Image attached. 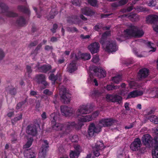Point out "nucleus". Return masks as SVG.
Masks as SVG:
<instances>
[{
	"instance_id": "obj_1",
	"label": "nucleus",
	"mask_w": 158,
	"mask_h": 158,
	"mask_svg": "<svg viewBox=\"0 0 158 158\" xmlns=\"http://www.w3.org/2000/svg\"><path fill=\"white\" fill-rule=\"evenodd\" d=\"M115 122L114 120L109 118L100 119L96 126L93 123H91L88 127V134L90 136H93L95 133H98L100 132L102 127L112 126Z\"/></svg>"
},
{
	"instance_id": "obj_2",
	"label": "nucleus",
	"mask_w": 158,
	"mask_h": 158,
	"mask_svg": "<svg viewBox=\"0 0 158 158\" xmlns=\"http://www.w3.org/2000/svg\"><path fill=\"white\" fill-rule=\"evenodd\" d=\"M73 127H76L74 122L68 123L64 125L59 123H55L52 125L53 130L60 131L59 134L61 137L67 135Z\"/></svg>"
},
{
	"instance_id": "obj_3",
	"label": "nucleus",
	"mask_w": 158,
	"mask_h": 158,
	"mask_svg": "<svg viewBox=\"0 0 158 158\" xmlns=\"http://www.w3.org/2000/svg\"><path fill=\"white\" fill-rule=\"evenodd\" d=\"M100 43L103 49L108 52H115L118 49L116 42L113 40H101Z\"/></svg>"
},
{
	"instance_id": "obj_4",
	"label": "nucleus",
	"mask_w": 158,
	"mask_h": 158,
	"mask_svg": "<svg viewBox=\"0 0 158 158\" xmlns=\"http://www.w3.org/2000/svg\"><path fill=\"white\" fill-rule=\"evenodd\" d=\"M126 35L131 38H138L143 36L144 32L142 30L134 28V29H127L124 30Z\"/></svg>"
},
{
	"instance_id": "obj_5",
	"label": "nucleus",
	"mask_w": 158,
	"mask_h": 158,
	"mask_svg": "<svg viewBox=\"0 0 158 158\" xmlns=\"http://www.w3.org/2000/svg\"><path fill=\"white\" fill-rule=\"evenodd\" d=\"M60 94L63 102L65 104H68L70 102L71 96L70 94L67 92L65 88L61 89L60 91Z\"/></svg>"
},
{
	"instance_id": "obj_6",
	"label": "nucleus",
	"mask_w": 158,
	"mask_h": 158,
	"mask_svg": "<svg viewBox=\"0 0 158 158\" xmlns=\"http://www.w3.org/2000/svg\"><path fill=\"white\" fill-rule=\"evenodd\" d=\"M91 110L86 105L80 106L76 112L77 116L78 117L82 114H86L90 113Z\"/></svg>"
},
{
	"instance_id": "obj_7",
	"label": "nucleus",
	"mask_w": 158,
	"mask_h": 158,
	"mask_svg": "<svg viewBox=\"0 0 158 158\" xmlns=\"http://www.w3.org/2000/svg\"><path fill=\"white\" fill-rule=\"evenodd\" d=\"M141 145L142 143L140 139L137 138L135 139L134 141L131 144L130 148L133 151H140Z\"/></svg>"
},
{
	"instance_id": "obj_8",
	"label": "nucleus",
	"mask_w": 158,
	"mask_h": 158,
	"mask_svg": "<svg viewBox=\"0 0 158 158\" xmlns=\"http://www.w3.org/2000/svg\"><path fill=\"white\" fill-rule=\"evenodd\" d=\"M48 147V143L47 141L45 140L43 141L41 150L39 153V158H45L47 148Z\"/></svg>"
},
{
	"instance_id": "obj_9",
	"label": "nucleus",
	"mask_w": 158,
	"mask_h": 158,
	"mask_svg": "<svg viewBox=\"0 0 158 158\" xmlns=\"http://www.w3.org/2000/svg\"><path fill=\"white\" fill-rule=\"evenodd\" d=\"M60 110L62 115L65 116H72L73 113V109L66 106H61Z\"/></svg>"
},
{
	"instance_id": "obj_10",
	"label": "nucleus",
	"mask_w": 158,
	"mask_h": 158,
	"mask_svg": "<svg viewBox=\"0 0 158 158\" xmlns=\"http://www.w3.org/2000/svg\"><path fill=\"white\" fill-rule=\"evenodd\" d=\"M88 48L92 54H94L99 51L100 45L98 43L94 42L90 44Z\"/></svg>"
},
{
	"instance_id": "obj_11",
	"label": "nucleus",
	"mask_w": 158,
	"mask_h": 158,
	"mask_svg": "<svg viewBox=\"0 0 158 158\" xmlns=\"http://www.w3.org/2000/svg\"><path fill=\"white\" fill-rule=\"evenodd\" d=\"M146 21L148 23H155L158 22V16L156 15H149L146 17Z\"/></svg>"
},
{
	"instance_id": "obj_12",
	"label": "nucleus",
	"mask_w": 158,
	"mask_h": 158,
	"mask_svg": "<svg viewBox=\"0 0 158 158\" xmlns=\"http://www.w3.org/2000/svg\"><path fill=\"white\" fill-rule=\"evenodd\" d=\"M94 71L96 73L97 77L99 78H103L106 76V72L101 68L97 67L94 69Z\"/></svg>"
},
{
	"instance_id": "obj_13",
	"label": "nucleus",
	"mask_w": 158,
	"mask_h": 158,
	"mask_svg": "<svg viewBox=\"0 0 158 158\" xmlns=\"http://www.w3.org/2000/svg\"><path fill=\"white\" fill-rule=\"evenodd\" d=\"M26 132L28 134L35 135L37 132L36 127L35 125L28 126L26 130Z\"/></svg>"
},
{
	"instance_id": "obj_14",
	"label": "nucleus",
	"mask_w": 158,
	"mask_h": 158,
	"mask_svg": "<svg viewBox=\"0 0 158 158\" xmlns=\"http://www.w3.org/2000/svg\"><path fill=\"white\" fill-rule=\"evenodd\" d=\"M67 21L69 23L77 22V23L79 24L81 23H82L81 20L80 19L78 16L77 15H73L68 17Z\"/></svg>"
},
{
	"instance_id": "obj_15",
	"label": "nucleus",
	"mask_w": 158,
	"mask_h": 158,
	"mask_svg": "<svg viewBox=\"0 0 158 158\" xmlns=\"http://www.w3.org/2000/svg\"><path fill=\"white\" fill-rule=\"evenodd\" d=\"M149 74V70L146 68H143L140 70L138 74L139 78H144Z\"/></svg>"
},
{
	"instance_id": "obj_16",
	"label": "nucleus",
	"mask_w": 158,
	"mask_h": 158,
	"mask_svg": "<svg viewBox=\"0 0 158 158\" xmlns=\"http://www.w3.org/2000/svg\"><path fill=\"white\" fill-rule=\"evenodd\" d=\"M142 140L143 143L146 146H148L152 140L151 136L148 134L144 135L142 137Z\"/></svg>"
},
{
	"instance_id": "obj_17",
	"label": "nucleus",
	"mask_w": 158,
	"mask_h": 158,
	"mask_svg": "<svg viewBox=\"0 0 158 158\" xmlns=\"http://www.w3.org/2000/svg\"><path fill=\"white\" fill-rule=\"evenodd\" d=\"M142 91L134 90L131 92L127 95L126 99L131 98H134L141 95L143 94Z\"/></svg>"
},
{
	"instance_id": "obj_18",
	"label": "nucleus",
	"mask_w": 158,
	"mask_h": 158,
	"mask_svg": "<svg viewBox=\"0 0 158 158\" xmlns=\"http://www.w3.org/2000/svg\"><path fill=\"white\" fill-rule=\"evenodd\" d=\"M144 43L148 48L151 49L149 51V52H154L156 51V48L155 47V45L154 43L148 40H144Z\"/></svg>"
},
{
	"instance_id": "obj_19",
	"label": "nucleus",
	"mask_w": 158,
	"mask_h": 158,
	"mask_svg": "<svg viewBox=\"0 0 158 158\" xmlns=\"http://www.w3.org/2000/svg\"><path fill=\"white\" fill-rule=\"evenodd\" d=\"M77 69L75 61L71 62L68 65L67 68V71L70 73H72L76 71Z\"/></svg>"
},
{
	"instance_id": "obj_20",
	"label": "nucleus",
	"mask_w": 158,
	"mask_h": 158,
	"mask_svg": "<svg viewBox=\"0 0 158 158\" xmlns=\"http://www.w3.org/2000/svg\"><path fill=\"white\" fill-rule=\"evenodd\" d=\"M17 9L19 11L28 15H29L30 14L29 7L27 6L19 5L17 7Z\"/></svg>"
},
{
	"instance_id": "obj_21",
	"label": "nucleus",
	"mask_w": 158,
	"mask_h": 158,
	"mask_svg": "<svg viewBox=\"0 0 158 158\" xmlns=\"http://www.w3.org/2000/svg\"><path fill=\"white\" fill-rule=\"evenodd\" d=\"M24 156L29 158H35V152L31 149H27L24 152Z\"/></svg>"
},
{
	"instance_id": "obj_22",
	"label": "nucleus",
	"mask_w": 158,
	"mask_h": 158,
	"mask_svg": "<svg viewBox=\"0 0 158 158\" xmlns=\"http://www.w3.org/2000/svg\"><path fill=\"white\" fill-rule=\"evenodd\" d=\"M16 23L19 26H24L26 24V19L23 16H20L17 19Z\"/></svg>"
},
{
	"instance_id": "obj_23",
	"label": "nucleus",
	"mask_w": 158,
	"mask_h": 158,
	"mask_svg": "<svg viewBox=\"0 0 158 158\" xmlns=\"http://www.w3.org/2000/svg\"><path fill=\"white\" fill-rule=\"evenodd\" d=\"M80 122H86L92 120V117L91 115H88L85 116H81L78 119Z\"/></svg>"
},
{
	"instance_id": "obj_24",
	"label": "nucleus",
	"mask_w": 158,
	"mask_h": 158,
	"mask_svg": "<svg viewBox=\"0 0 158 158\" xmlns=\"http://www.w3.org/2000/svg\"><path fill=\"white\" fill-rule=\"evenodd\" d=\"M39 71L42 72L46 73L51 68V65H45L40 67H38Z\"/></svg>"
},
{
	"instance_id": "obj_25",
	"label": "nucleus",
	"mask_w": 158,
	"mask_h": 158,
	"mask_svg": "<svg viewBox=\"0 0 158 158\" xmlns=\"http://www.w3.org/2000/svg\"><path fill=\"white\" fill-rule=\"evenodd\" d=\"M81 11L83 14L88 16L92 15L93 14V12L91 10L87 7L82 8L81 9Z\"/></svg>"
},
{
	"instance_id": "obj_26",
	"label": "nucleus",
	"mask_w": 158,
	"mask_h": 158,
	"mask_svg": "<svg viewBox=\"0 0 158 158\" xmlns=\"http://www.w3.org/2000/svg\"><path fill=\"white\" fill-rule=\"evenodd\" d=\"M37 82L38 83H40L46 80V77L43 74H39L36 76Z\"/></svg>"
},
{
	"instance_id": "obj_27",
	"label": "nucleus",
	"mask_w": 158,
	"mask_h": 158,
	"mask_svg": "<svg viewBox=\"0 0 158 158\" xmlns=\"http://www.w3.org/2000/svg\"><path fill=\"white\" fill-rule=\"evenodd\" d=\"M96 148L99 150H103L104 148V146L103 143L101 141L97 142L94 148Z\"/></svg>"
},
{
	"instance_id": "obj_28",
	"label": "nucleus",
	"mask_w": 158,
	"mask_h": 158,
	"mask_svg": "<svg viewBox=\"0 0 158 158\" xmlns=\"http://www.w3.org/2000/svg\"><path fill=\"white\" fill-rule=\"evenodd\" d=\"M58 13V12L56 8L52 9L49 13V18L52 19H53Z\"/></svg>"
},
{
	"instance_id": "obj_29",
	"label": "nucleus",
	"mask_w": 158,
	"mask_h": 158,
	"mask_svg": "<svg viewBox=\"0 0 158 158\" xmlns=\"http://www.w3.org/2000/svg\"><path fill=\"white\" fill-rule=\"evenodd\" d=\"M112 80L114 83L118 84L121 81V76L120 75L115 76L113 77Z\"/></svg>"
},
{
	"instance_id": "obj_30",
	"label": "nucleus",
	"mask_w": 158,
	"mask_h": 158,
	"mask_svg": "<svg viewBox=\"0 0 158 158\" xmlns=\"http://www.w3.org/2000/svg\"><path fill=\"white\" fill-rule=\"evenodd\" d=\"M33 141L32 139L30 138L28 139V141L26 143L23 145V148H27L30 147L32 145V143Z\"/></svg>"
},
{
	"instance_id": "obj_31",
	"label": "nucleus",
	"mask_w": 158,
	"mask_h": 158,
	"mask_svg": "<svg viewBox=\"0 0 158 158\" xmlns=\"http://www.w3.org/2000/svg\"><path fill=\"white\" fill-rule=\"evenodd\" d=\"M150 121L155 124H158V117L155 115H152L149 118Z\"/></svg>"
},
{
	"instance_id": "obj_32",
	"label": "nucleus",
	"mask_w": 158,
	"mask_h": 158,
	"mask_svg": "<svg viewBox=\"0 0 158 158\" xmlns=\"http://www.w3.org/2000/svg\"><path fill=\"white\" fill-rule=\"evenodd\" d=\"M79 155V153L76 152L75 151H71L69 153L70 158H78Z\"/></svg>"
},
{
	"instance_id": "obj_33",
	"label": "nucleus",
	"mask_w": 158,
	"mask_h": 158,
	"mask_svg": "<svg viewBox=\"0 0 158 158\" xmlns=\"http://www.w3.org/2000/svg\"><path fill=\"white\" fill-rule=\"evenodd\" d=\"M134 8L136 11L139 12H144L148 11L147 8L140 6H135Z\"/></svg>"
},
{
	"instance_id": "obj_34",
	"label": "nucleus",
	"mask_w": 158,
	"mask_h": 158,
	"mask_svg": "<svg viewBox=\"0 0 158 158\" xmlns=\"http://www.w3.org/2000/svg\"><path fill=\"white\" fill-rule=\"evenodd\" d=\"M81 57L82 59L85 60H89L91 58L90 54L87 53L81 54Z\"/></svg>"
},
{
	"instance_id": "obj_35",
	"label": "nucleus",
	"mask_w": 158,
	"mask_h": 158,
	"mask_svg": "<svg viewBox=\"0 0 158 158\" xmlns=\"http://www.w3.org/2000/svg\"><path fill=\"white\" fill-rule=\"evenodd\" d=\"M6 90L12 95H15L16 93V89L11 86L7 88Z\"/></svg>"
},
{
	"instance_id": "obj_36",
	"label": "nucleus",
	"mask_w": 158,
	"mask_h": 158,
	"mask_svg": "<svg viewBox=\"0 0 158 158\" xmlns=\"http://www.w3.org/2000/svg\"><path fill=\"white\" fill-rule=\"evenodd\" d=\"M74 147L75 150L74 151H75L76 152L79 153V154H80L82 151L80 145L78 144L75 145H74Z\"/></svg>"
},
{
	"instance_id": "obj_37",
	"label": "nucleus",
	"mask_w": 158,
	"mask_h": 158,
	"mask_svg": "<svg viewBox=\"0 0 158 158\" xmlns=\"http://www.w3.org/2000/svg\"><path fill=\"white\" fill-rule=\"evenodd\" d=\"M152 155L153 158H158V146L156 147L152 152Z\"/></svg>"
},
{
	"instance_id": "obj_38",
	"label": "nucleus",
	"mask_w": 158,
	"mask_h": 158,
	"mask_svg": "<svg viewBox=\"0 0 158 158\" xmlns=\"http://www.w3.org/2000/svg\"><path fill=\"white\" fill-rule=\"evenodd\" d=\"M114 95L110 94H107L106 96V99L107 101H111L113 102L115 100V99L114 98Z\"/></svg>"
},
{
	"instance_id": "obj_39",
	"label": "nucleus",
	"mask_w": 158,
	"mask_h": 158,
	"mask_svg": "<svg viewBox=\"0 0 158 158\" xmlns=\"http://www.w3.org/2000/svg\"><path fill=\"white\" fill-rule=\"evenodd\" d=\"M88 2L91 6H95L97 3V0H87Z\"/></svg>"
},
{
	"instance_id": "obj_40",
	"label": "nucleus",
	"mask_w": 158,
	"mask_h": 158,
	"mask_svg": "<svg viewBox=\"0 0 158 158\" xmlns=\"http://www.w3.org/2000/svg\"><path fill=\"white\" fill-rule=\"evenodd\" d=\"M114 98L115 99V100L114 102H118L119 103L121 102L122 99V98L121 96L117 95H114Z\"/></svg>"
},
{
	"instance_id": "obj_41",
	"label": "nucleus",
	"mask_w": 158,
	"mask_h": 158,
	"mask_svg": "<svg viewBox=\"0 0 158 158\" xmlns=\"http://www.w3.org/2000/svg\"><path fill=\"white\" fill-rule=\"evenodd\" d=\"M67 30L71 32H77L78 31V30L76 27H69L67 28Z\"/></svg>"
},
{
	"instance_id": "obj_42",
	"label": "nucleus",
	"mask_w": 158,
	"mask_h": 158,
	"mask_svg": "<svg viewBox=\"0 0 158 158\" xmlns=\"http://www.w3.org/2000/svg\"><path fill=\"white\" fill-rule=\"evenodd\" d=\"M110 31H105L102 34V38H106L108 36L110 35Z\"/></svg>"
},
{
	"instance_id": "obj_43",
	"label": "nucleus",
	"mask_w": 158,
	"mask_h": 158,
	"mask_svg": "<svg viewBox=\"0 0 158 158\" xmlns=\"http://www.w3.org/2000/svg\"><path fill=\"white\" fill-rule=\"evenodd\" d=\"M48 78L49 80L54 81V83H55V82L57 79V77L56 76H55L54 74L52 73L50 75L49 77Z\"/></svg>"
},
{
	"instance_id": "obj_44",
	"label": "nucleus",
	"mask_w": 158,
	"mask_h": 158,
	"mask_svg": "<svg viewBox=\"0 0 158 158\" xmlns=\"http://www.w3.org/2000/svg\"><path fill=\"white\" fill-rule=\"evenodd\" d=\"M99 150H98L96 148H93V153L94 155L96 157L100 155V153L99 152Z\"/></svg>"
},
{
	"instance_id": "obj_45",
	"label": "nucleus",
	"mask_w": 158,
	"mask_h": 158,
	"mask_svg": "<svg viewBox=\"0 0 158 158\" xmlns=\"http://www.w3.org/2000/svg\"><path fill=\"white\" fill-rule=\"evenodd\" d=\"M156 0H152L150 1L148 3L149 6L152 7L156 6Z\"/></svg>"
},
{
	"instance_id": "obj_46",
	"label": "nucleus",
	"mask_w": 158,
	"mask_h": 158,
	"mask_svg": "<svg viewBox=\"0 0 158 158\" xmlns=\"http://www.w3.org/2000/svg\"><path fill=\"white\" fill-rule=\"evenodd\" d=\"M58 28V25L56 23L53 24V27L51 29V31L53 33H55L56 32V30Z\"/></svg>"
},
{
	"instance_id": "obj_47",
	"label": "nucleus",
	"mask_w": 158,
	"mask_h": 158,
	"mask_svg": "<svg viewBox=\"0 0 158 158\" xmlns=\"http://www.w3.org/2000/svg\"><path fill=\"white\" fill-rule=\"evenodd\" d=\"M99 60V57L97 55L94 56L93 58L92 61V62L96 63L98 62Z\"/></svg>"
},
{
	"instance_id": "obj_48",
	"label": "nucleus",
	"mask_w": 158,
	"mask_h": 158,
	"mask_svg": "<svg viewBox=\"0 0 158 158\" xmlns=\"http://www.w3.org/2000/svg\"><path fill=\"white\" fill-rule=\"evenodd\" d=\"M99 113V112L98 111H96L94 112L91 116L92 117V120L98 116Z\"/></svg>"
},
{
	"instance_id": "obj_49",
	"label": "nucleus",
	"mask_w": 158,
	"mask_h": 158,
	"mask_svg": "<svg viewBox=\"0 0 158 158\" xmlns=\"http://www.w3.org/2000/svg\"><path fill=\"white\" fill-rule=\"evenodd\" d=\"M5 56V53L2 49L0 48V60H2Z\"/></svg>"
},
{
	"instance_id": "obj_50",
	"label": "nucleus",
	"mask_w": 158,
	"mask_h": 158,
	"mask_svg": "<svg viewBox=\"0 0 158 158\" xmlns=\"http://www.w3.org/2000/svg\"><path fill=\"white\" fill-rule=\"evenodd\" d=\"M72 4L75 6H80V2L79 0H73L72 1Z\"/></svg>"
},
{
	"instance_id": "obj_51",
	"label": "nucleus",
	"mask_w": 158,
	"mask_h": 158,
	"mask_svg": "<svg viewBox=\"0 0 158 158\" xmlns=\"http://www.w3.org/2000/svg\"><path fill=\"white\" fill-rule=\"evenodd\" d=\"M128 0H121L119 1L118 2L120 6L126 4L128 2Z\"/></svg>"
},
{
	"instance_id": "obj_52",
	"label": "nucleus",
	"mask_w": 158,
	"mask_h": 158,
	"mask_svg": "<svg viewBox=\"0 0 158 158\" xmlns=\"http://www.w3.org/2000/svg\"><path fill=\"white\" fill-rule=\"evenodd\" d=\"M27 73L29 74L31 73L32 72V70L31 67L28 65L26 66Z\"/></svg>"
},
{
	"instance_id": "obj_53",
	"label": "nucleus",
	"mask_w": 158,
	"mask_h": 158,
	"mask_svg": "<svg viewBox=\"0 0 158 158\" xmlns=\"http://www.w3.org/2000/svg\"><path fill=\"white\" fill-rule=\"evenodd\" d=\"M106 89L108 90H112L114 89H117V88H115L112 85H108L106 86Z\"/></svg>"
},
{
	"instance_id": "obj_54",
	"label": "nucleus",
	"mask_w": 158,
	"mask_h": 158,
	"mask_svg": "<svg viewBox=\"0 0 158 158\" xmlns=\"http://www.w3.org/2000/svg\"><path fill=\"white\" fill-rule=\"evenodd\" d=\"M102 27V26L101 24H98L94 27V29L97 31H98Z\"/></svg>"
},
{
	"instance_id": "obj_55",
	"label": "nucleus",
	"mask_w": 158,
	"mask_h": 158,
	"mask_svg": "<svg viewBox=\"0 0 158 158\" xmlns=\"http://www.w3.org/2000/svg\"><path fill=\"white\" fill-rule=\"evenodd\" d=\"M22 118V114H20L18 116L14 118L13 120L15 122L19 120H20Z\"/></svg>"
},
{
	"instance_id": "obj_56",
	"label": "nucleus",
	"mask_w": 158,
	"mask_h": 158,
	"mask_svg": "<svg viewBox=\"0 0 158 158\" xmlns=\"http://www.w3.org/2000/svg\"><path fill=\"white\" fill-rule=\"evenodd\" d=\"M44 94H45L50 95L52 94V92L51 91H50L48 89H46L44 91Z\"/></svg>"
},
{
	"instance_id": "obj_57",
	"label": "nucleus",
	"mask_w": 158,
	"mask_h": 158,
	"mask_svg": "<svg viewBox=\"0 0 158 158\" xmlns=\"http://www.w3.org/2000/svg\"><path fill=\"white\" fill-rule=\"evenodd\" d=\"M111 6L113 7H117L120 6L118 2L113 3L111 4Z\"/></svg>"
},
{
	"instance_id": "obj_58",
	"label": "nucleus",
	"mask_w": 158,
	"mask_h": 158,
	"mask_svg": "<svg viewBox=\"0 0 158 158\" xmlns=\"http://www.w3.org/2000/svg\"><path fill=\"white\" fill-rule=\"evenodd\" d=\"M112 14V13L107 14H101V18H106L110 16Z\"/></svg>"
},
{
	"instance_id": "obj_59",
	"label": "nucleus",
	"mask_w": 158,
	"mask_h": 158,
	"mask_svg": "<svg viewBox=\"0 0 158 158\" xmlns=\"http://www.w3.org/2000/svg\"><path fill=\"white\" fill-rule=\"evenodd\" d=\"M90 36L89 35H87L85 36L83 34H81L80 35L81 38L82 39H89L90 38Z\"/></svg>"
},
{
	"instance_id": "obj_60",
	"label": "nucleus",
	"mask_w": 158,
	"mask_h": 158,
	"mask_svg": "<svg viewBox=\"0 0 158 158\" xmlns=\"http://www.w3.org/2000/svg\"><path fill=\"white\" fill-rule=\"evenodd\" d=\"M134 53L138 57H146V56L144 55H142V54H140V55H139L138 54V52H136V51H134Z\"/></svg>"
},
{
	"instance_id": "obj_61",
	"label": "nucleus",
	"mask_w": 158,
	"mask_h": 158,
	"mask_svg": "<svg viewBox=\"0 0 158 158\" xmlns=\"http://www.w3.org/2000/svg\"><path fill=\"white\" fill-rule=\"evenodd\" d=\"M133 126L134 124L133 123H131L129 126H125V128L126 129H130L132 128L133 127Z\"/></svg>"
},
{
	"instance_id": "obj_62",
	"label": "nucleus",
	"mask_w": 158,
	"mask_h": 158,
	"mask_svg": "<svg viewBox=\"0 0 158 158\" xmlns=\"http://www.w3.org/2000/svg\"><path fill=\"white\" fill-rule=\"evenodd\" d=\"M124 107L126 110H129L130 108L129 107V103L126 102L124 105Z\"/></svg>"
},
{
	"instance_id": "obj_63",
	"label": "nucleus",
	"mask_w": 158,
	"mask_h": 158,
	"mask_svg": "<svg viewBox=\"0 0 158 158\" xmlns=\"http://www.w3.org/2000/svg\"><path fill=\"white\" fill-rule=\"evenodd\" d=\"M129 85L131 88L135 89V88H134L133 87L134 86H136V84H135V82L134 81H131L130 83L129 84Z\"/></svg>"
},
{
	"instance_id": "obj_64",
	"label": "nucleus",
	"mask_w": 158,
	"mask_h": 158,
	"mask_svg": "<svg viewBox=\"0 0 158 158\" xmlns=\"http://www.w3.org/2000/svg\"><path fill=\"white\" fill-rule=\"evenodd\" d=\"M80 18L82 19V20L84 21H86L87 20V19L85 18L83 15H81L80 16Z\"/></svg>"
}]
</instances>
